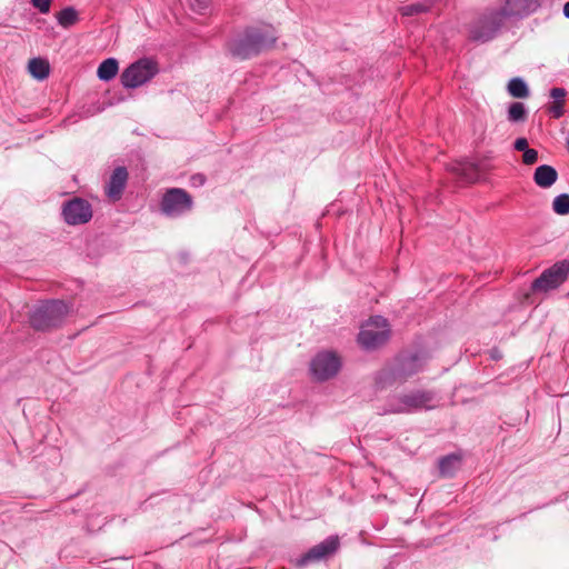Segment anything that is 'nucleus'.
<instances>
[{
	"label": "nucleus",
	"mask_w": 569,
	"mask_h": 569,
	"mask_svg": "<svg viewBox=\"0 0 569 569\" xmlns=\"http://www.w3.org/2000/svg\"><path fill=\"white\" fill-rule=\"evenodd\" d=\"M539 7L540 0H500L498 9L486 10L470 26V38L475 41L487 42L496 36L507 18L529 16Z\"/></svg>",
	"instance_id": "1"
},
{
	"label": "nucleus",
	"mask_w": 569,
	"mask_h": 569,
	"mask_svg": "<svg viewBox=\"0 0 569 569\" xmlns=\"http://www.w3.org/2000/svg\"><path fill=\"white\" fill-rule=\"evenodd\" d=\"M425 362V358L419 355L401 356L392 367L385 368L379 372L377 385L385 388L393 383H403L410 377L420 372Z\"/></svg>",
	"instance_id": "2"
},
{
	"label": "nucleus",
	"mask_w": 569,
	"mask_h": 569,
	"mask_svg": "<svg viewBox=\"0 0 569 569\" xmlns=\"http://www.w3.org/2000/svg\"><path fill=\"white\" fill-rule=\"evenodd\" d=\"M69 313V307L61 300H49L36 306L29 316L30 325L38 331L59 327Z\"/></svg>",
	"instance_id": "3"
},
{
	"label": "nucleus",
	"mask_w": 569,
	"mask_h": 569,
	"mask_svg": "<svg viewBox=\"0 0 569 569\" xmlns=\"http://www.w3.org/2000/svg\"><path fill=\"white\" fill-rule=\"evenodd\" d=\"M390 338V326L381 316L369 318L360 328L358 335L359 345L367 349H376L386 343Z\"/></svg>",
	"instance_id": "4"
},
{
	"label": "nucleus",
	"mask_w": 569,
	"mask_h": 569,
	"mask_svg": "<svg viewBox=\"0 0 569 569\" xmlns=\"http://www.w3.org/2000/svg\"><path fill=\"white\" fill-rule=\"evenodd\" d=\"M158 73V64L149 58H143L130 64L121 74V83L124 88H138Z\"/></svg>",
	"instance_id": "5"
},
{
	"label": "nucleus",
	"mask_w": 569,
	"mask_h": 569,
	"mask_svg": "<svg viewBox=\"0 0 569 569\" xmlns=\"http://www.w3.org/2000/svg\"><path fill=\"white\" fill-rule=\"evenodd\" d=\"M340 368L341 360L332 351L318 352L310 361V373L317 381H326L333 378Z\"/></svg>",
	"instance_id": "6"
},
{
	"label": "nucleus",
	"mask_w": 569,
	"mask_h": 569,
	"mask_svg": "<svg viewBox=\"0 0 569 569\" xmlns=\"http://www.w3.org/2000/svg\"><path fill=\"white\" fill-rule=\"evenodd\" d=\"M191 196L183 189L172 188L166 191L161 200V211L170 218L179 217L191 210Z\"/></svg>",
	"instance_id": "7"
},
{
	"label": "nucleus",
	"mask_w": 569,
	"mask_h": 569,
	"mask_svg": "<svg viewBox=\"0 0 569 569\" xmlns=\"http://www.w3.org/2000/svg\"><path fill=\"white\" fill-rule=\"evenodd\" d=\"M432 393L429 391H413L399 398L391 403L386 412L391 413H409L419 410L431 409Z\"/></svg>",
	"instance_id": "8"
},
{
	"label": "nucleus",
	"mask_w": 569,
	"mask_h": 569,
	"mask_svg": "<svg viewBox=\"0 0 569 569\" xmlns=\"http://www.w3.org/2000/svg\"><path fill=\"white\" fill-rule=\"evenodd\" d=\"M569 274V260H562L545 270L532 283L533 291L547 292L563 283Z\"/></svg>",
	"instance_id": "9"
},
{
	"label": "nucleus",
	"mask_w": 569,
	"mask_h": 569,
	"mask_svg": "<svg viewBox=\"0 0 569 569\" xmlns=\"http://www.w3.org/2000/svg\"><path fill=\"white\" fill-rule=\"evenodd\" d=\"M62 214L68 224H83L92 218V208L87 200L73 198L63 204Z\"/></svg>",
	"instance_id": "10"
},
{
	"label": "nucleus",
	"mask_w": 569,
	"mask_h": 569,
	"mask_svg": "<svg viewBox=\"0 0 569 569\" xmlns=\"http://www.w3.org/2000/svg\"><path fill=\"white\" fill-rule=\"evenodd\" d=\"M339 547L338 537H328L320 543L312 547L308 552L295 560L297 568H303L312 562H318L335 553Z\"/></svg>",
	"instance_id": "11"
},
{
	"label": "nucleus",
	"mask_w": 569,
	"mask_h": 569,
	"mask_svg": "<svg viewBox=\"0 0 569 569\" xmlns=\"http://www.w3.org/2000/svg\"><path fill=\"white\" fill-rule=\"evenodd\" d=\"M248 30L249 40H251V44L253 46L254 56L268 48H271L276 42L277 38L270 27L251 28Z\"/></svg>",
	"instance_id": "12"
},
{
	"label": "nucleus",
	"mask_w": 569,
	"mask_h": 569,
	"mask_svg": "<svg viewBox=\"0 0 569 569\" xmlns=\"http://www.w3.org/2000/svg\"><path fill=\"white\" fill-rule=\"evenodd\" d=\"M128 180V172L124 167L114 169L106 188L107 196L112 200L120 199Z\"/></svg>",
	"instance_id": "13"
},
{
	"label": "nucleus",
	"mask_w": 569,
	"mask_h": 569,
	"mask_svg": "<svg viewBox=\"0 0 569 569\" xmlns=\"http://www.w3.org/2000/svg\"><path fill=\"white\" fill-rule=\"evenodd\" d=\"M229 51L233 57L240 59H248L254 56L253 46L249 40V30L246 31L243 37L234 39L229 43Z\"/></svg>",
	"instance_id": "14"
},
{
	"label": "nucleus",
	"mask_w": 569,
	"mask_h": 569,
	"mask_svg": "<svg viewBox=\"0 0 569 569\" xmlns=\"http://www.w3.org/2000/svg\"><path fill=\"white\" fill-rule=\"evenodd\" d=\"M558 178L556 169L548 164L539 166L533 173V180L540 188L551 187Z\"/></svg>",
	"instance_id": "15"
},
{
	"label": "nucleus",
	"mask_w": 569,
	"mask_h": 569,
	"mask_svg": "<svg viewBox=\"0 0 569 569\" xmlns=\"http://www.w3.org/2000/svg\"><path fill=\"white\" fill-rule=\"evenodd\" d=\"M28 71L37 80H44L50 73V64L47 59L32 58L28 63Z\"/></svg>",
	"instance_id": "16"
},
{
	"label": "nucleus",
	"mask_w": 569,
	"mask_h": 569,
	"mask_svg": "<svg viewBox=\"0 0 569 569\" xmlns=\"http://www.w3.org/2000/svg\"><path fill=\"white\" fill-rule=\"evenodd\" d=\"M119 70V63L114 58H108L103 60L98 67V78L102 81H109L113 79Z\"/></svg>",
	"instance_id": "17"
},
{
	"label": "nucleus",
	"mask_w": 569,
	"mask_h": 569,
	"mask_svg": "<svg viewBox=\"0 0 569 569\" xmlns=\"http://www.w3.org/2000/svg\"><path fill=\"white\" fill-rule=\"evenodd\" d=\"M432 0H421L415 3L406 4L400 8L402 16H416L427 12L432 7Z\"/></svg>",
	"instance_id": "18"
},
{
	"label": "nucleus",
	"mask_w": 569,
	"mask_h": 569,
	"mask_svg": "<svg viewBox=\"0 0 569 569\" xmlns=\"http://www.w3.org/2000/svg\"><path fill=\"white\" fill-rule=\"evenodd\" d=\"M508 92L513 98H527L529 89L521 78H512L508 83Z\"/></svg>",
	"instance_id": "19"
},
{
	"label": "nucleus",
	"mask_w": 569,
	"mask_h": 569,
	"mask_svg": "<svg viewBox=\"0 0 569 569\" xmlns=\"http://www.w3.org/2000/svg\"><path fill=\"white\" fill-rule=\"evenodd\" d=\"M459 463L460 458L458 456L449 455L439 461V470L443 476H451L459 467Z\"/></svg>",
	"instance_id": "20"
},
{
	"label": "nucleus",
	"mask_w": 569,
	"mask_h": 569,
	"mask_svg": "<svg viewBox=\"0 0 569 569\" xmlns=\"http://www.w3.org/2000/svg\"><path fill=\"white\" fill-rule=\"evenodd\" d=\"M527 118V109L522 102H513L508 108V120L510 122H523Z\"/></svg>",
	"instance_id": "21"
},
{
	"label": "nucleus",
	"mask_w": 569,
	"mask_h": 569,
	"mask_svg": "<svg viewBox=\"0 0 569 569\" xmlns=\"http://www.w3.org/2000/svg\"><path fill=\"white\" fill-rule=\"evenodd\" d=\"M57 20L60 26H62L63 28H68L77 22L78 13L73 8L68 7V8L62 9L57 14Z\"/></svg>",
	"instance_id": "22"
},
{
	"label": "nucleus",
	"mask_w": 569,
	"mask_h": 569,
	"mask_svg": "<svg viewBox=\"0 0 569 569\" xmlns=\"http://www.w3.org/2000/svg\"><path fill=\"white\" fill-rule=\"evenodd\" d=\"M451 170L457 174L461 176L467 181H472L473 177L469 173V171L477 172V168L473 163L470 162H458L451 167Z\"/></svg>",
	"instance_id": "23"
},
{
	"label": "nucleus",
	"mask_w": 569,
	"mask_h": 569,
	"mask_svg": "<svg viewBox=\"0 0 569 569\" xmlns=\"http://www.w3.org/2000/svg\"><path fill=\"white\" fill-rule=\"evenodd\" d=\"M552 209L556 213L565 216L569 213V194L561 193L553 199Z\"/></svg>",
	"instance_id": "24"
},
{
	"label": "nucleus",
	"mask_w": 569,
	"mask_h": 569,
	"mask_svg": "<svg viewBox=\"0 0 569 569\" xmlns=\"http://www.w3.org/2000/svg\"><path fill=\"white\" fill-rule=\"evenodd\" d=\"M522 161L525 164H528V166L536 163L538 161V151L535 149L528 148L523 152Z\"/></svg>",
	"instance_id": "25"
},
{
	"label": "nucleus",
	"mask_w": 569,
	"mask_h": 569,
	"mask_svg": "<svg viewBox=\"0 0 569 569\" xmlns=\"http://www.w3.org/2000/svg\"><path fill=\"white\" fill-rule=\"evenodd\" d=\"M548 110L553 118L559 119L565 113V103L553 102Z\"/></svg>",
	"instance_id": "26"
},
{
	"label": "nucleus",
	"mask_w": 569,
	"mask_h": 569,
	"mask_svg": "<svg viewBox=\"0 0 569 569\" xmlns=\"http://www.w3.org/2000/svg\"><path fill=\"white\" fill-rule=\"evenodd\" d=\"M32 6L37 8L41 13H48L50 11L51 0H30Z\"/></svg>",
	"instance_id": "27"
},
{
	"label": "nucleus",
	"mask_w": 569,
	"mask_h": 569,
	"mask_svg": "<svg viewBox=\"0 0 569 569\" xmlns=\"http://www.w3.org/2000/svg\"><path fill=\"white\" fill-rule=\"evenodd\" d=\"M550 97L553 99V102L565 103L566 90L563 88H552Z\"/></svg>",
	"instance_id": "28"
},
{
	"label": "nucleus",
	"mask_w": 569,
	"mask_h": 569,
	"mask_svg": "<svg viewBox=\"0 0 569 569\" xmlns=\"http://www.w3.org/2000/svg\"><path fill=\"white\" fill-rule=\"evenodd\" d=\"M513 148L517 150V151H523L528 149V141L526 138H518L515 143H513Z\"/></svg>",
	"instance_id": "29"
},
{
	"label": "nucleus",
	"mask_w": 569,
	"mask_h": 569,
	"mask_svg": "<svg viewBox=\"0 0 569 569\" xmlns=\"http://www.w3.org/2000/svg\"><path fill=\"white\" fill-rule=\"evenodd\" d=\"M563 14L569 19V1L563 6Z\"/></svg>",
	"instance_id": "30"
},
{
	"label": "nucleus",
	"mask_w": 569,
	"mask_h": 569,
	"mask_svg": "<svg viewBox=\"0 0 569 569\" xmlns=\"http://www.w3.org/2000/svg\"><path fill=\"white\" fill-rule=\"evenodd\" d=\"M192 179H193V180H196V179H197V182H200V183H203V181H204V179H203V177H202V176L193 177Z\"/></svg>",
	"instance_id": "31"
},
{
	"label": "nucleus",
	"mask_w": 569,
	"mask_h": 569,
	"mask_svg": "<svg viewBox=\"0 0 569 569\" xmlns=\"http://www.w3.org/2000/svg\"><path fill=\"white\" fill-rule=\"evenodd\" d=\"M192 179H193V180H196V179H197V182H200V183H203V181H204V179H203V177H202V176L193 177Z\"/></svg>",
	"instance_id": "32"
},
{
	"label": "nucleus",
	"mask_w": 569,
	"mask_h": 569,
	"mask_svg": "<svg viewBox=\"0 0 569 569\" xmlns=\"http://www.w3.org/2000/svg\"><path fill=\"white\" fill-rule=\"evenodd\" d=\"M199 2V4L204 8L208 3L209 0H197Z\"/></svg>",
	"instance_id": "33"
},
{
	"label": "nucleus",
	"mask_w": 569,
	"mask_h": 569,
	"mask_svg": "<svg viewBox=\"0 0 569 569\" xmlns=\"http://www.w3.org/2000/svg\"><path fill=\"white\" fill-rule=\"evenodd\" d=\"M566 142H567V148H568V150H569V136L567 137Z\"/></svg>",
	"instance_id": "34"
}]
</instances>
